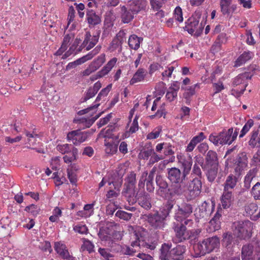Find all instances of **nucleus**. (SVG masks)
<instances>
[{"label": "nucleus", "instance_id": "1", "mask_svg": "<svg viewBox=\"0 0 260 260\" xmlns=\"http://www.w3.org/2000/svg\"><path fill=\"white\" fill-rule=\"evenodd\" d=\"M167 171V177L170 182L169 196L172 197L183 194L187 188V176L176 167L168 168Z\"/></svg>", "mask_w": 260, "mask_h": 260}, {"label": "nucleus", "instance_id": "2", "mask_svg": "<svg viewBox=\"0 0 260 260\" xmlns=\"http://www.w3.org/2000/svg\"><path fill=\"white\" fill-rule=\"evenodd\" d=\"M172 244L164 243L158 251L159 260H183L186 251V246L178 244L172 247Z\"/></svg>", "mask_w": 260, "mask_h": 260}, {"label": "nucleus", "instance_id": "3", "mask_svg": "<svg viewBox=\"0 0 260 260\" xmlns=\"http://www.w3.org/2000/svg\"><path fill=\"white\" fill-rule=\"evenodd\" d=\"M219 245V239L217 236L207 238L198 242L194 246V257H199L210 253Z\"/></svg>", "mask_w": 260, "mask_h": 260}, {"label": "nucleus", "instance_id": "4", "mask_svg": "<svg viewBox=\"0 0 260 260\" xmlns=\"http://www.w3.org/2000/svg\"><path fill=\"white\" fill-rule=\"evenodd\" d=\"M193 211L192 206L189 203H184L181 206H178L174 216L175 221L183 222L185 224L192 223V221L187 218L191 214Z\"/></svg>", "mask_w": 260, "mask_h": 260}, {"label": "nucleus", "instance_id": "5", "mask_svg": "<svg viewBox=\"0 0 260 260\" xmlns=\"http://www.w3.org/2000/svg\"><path fill=\"white\" fill-rule=\"evenodd\" d=\"M56 150L62 154H72V156H63V159L65 163L69 164L76 161L78 155V150L72 144H58L56 146Z\"/></svg>", "mask_w": 260, "mask_h": 260}, {"label": "nucleus", "instance_id": "6", "mask_svg": "<svg viewBox=\"0 0 260 260\" xmlns=\"http://www.w3.org/2000/svg\"><path fill=\"white\" fill-rule=\"evenodd\" d=\"M151 199L150 196L144 190H138L133 199L129 201V204H133L138 202V204L146 210L151 208Z\"/></svg>", "mask_w": 260, "mask_h": 260}, {"label": "nucleus", "instance_id": "7", "mask_svg": "<svg viewBox=\"0 0 260 260\" xmlns=\"http://www.w3.org/2000/svg\"><path fill=\"white\" fill-rule=\"evenodd\" d=\"M89 131H81L80 129L72 131L68 133L67 140L75 145H79L85 142L90 136Z\"/></svg>", "mask_w": 260, "mask_h": 260}, {"label": "nucleus", "instance_id": "8", "mask_svg": "<svg viewBox=\"0 0 260 260\" xmlns=\"http://www.w3.org/2000/svg\"><path fill=\"white\" fill-rule=\"evenodd\" d=\"M183 222L175 221L173 223L172 228L175 233V238L178 242H182L188 240L190 236Z\"/></svg>", "mask_w": 260, "mask_h": 260}, {"label": "nucleus", "instance_id": "9", "mask_svg": "<svg viewBox=\"0 0 260 260\" xmlns=\"http://www.w3.org/2000/svg\"><path fill=\"white\" fill-rule=\"evenodd\" d=\"M166 218L160 213L156 212L147 215V220L149 225L156 230H162L166 225Z\"/></svg>", "mask_w": 260, "mask_h": 260}, {"label": "nucleus", "instance_id": "10", "mask_svg": "<svg viewBox=\"0 0 260 260\" xmlns=\"http://www.w3.org/2000/svg\"><path fill=\"white\" fill-rule=\"evenodd\" d=\"M200 17H189L187 20L185 22V26L184 27L185 30L191 35H192L194 32L196 33H199L203 29V26L201 23L199 24Z\"/></svg>", "mask_w": 260, "mask_h": 260}, {"label": "nucleus", "instance_id": "11", "mask_svg": "<svg viewBox=\"0 0 260 260\" xmlns=\"http://www.w3.org/2000/svg\"><path fill=\"white\" fill-rule=\"evenodd\" d=\"M155 182L158 187L157 193L159 196L161 197L169 196V189L170 186L166 179L162 175L159 174H156Z\"/></svg>", "mask_w": 260, "mask_h": 260}, {"label": "nucleus", "instance_id": "12", "mask_svg": "<svg viewBox=\"0 0 260 260\" xmlns=\"http://www.w3.org/2000/svg\"><path fill=\"white\" fill-rule=\"evenodd\" d=\"M235 201L234 192L223 189L222 193L220 198V207L224 209L230 208Z\"/></svg>", "mask_w": 260, "mask_h": 260}, {"label": "nucleus", "instance_id": "13", "mask_svg": "<svg viewBox=\"0 0 260 260\" xmlns=\"http://www.w3.org/2000/svg\"><path fill=\"white\" fill-rule=\"evenodd\" d=\"M146 2H142L141 3V6L137 3L132 6L128 11L124 6H122L120 5L119 9H120L121 16H132V14H136L138 12L145 10L146 7Z\"/></svg>", "mask_w": 260, "mask_h": 260}, {"label": "nucleus", "instance_id": "14", "mask_svg": "<svg viewBox=\"0 0 260 260\" xmlns=\"http://www.w3.org/2000/svg\"><path fill=\"white\" fill-rule=\"evenodd\" d=\"M218 158L217 154L213 150H209L205 156V165L203 166V170L212 167H218Z\"/></svg>", "mask_w": 260, "mask_h": 260}, {"label": "nucleus", "instance_id": "15", "mask_svg": "<svg viewBox=\"0 0 260 260\" xmlns=\"http://www.w3.org/2000/svg\"><path fill=\"white\" fill-rule=\"evenodd\" d=\"M231 0H220V5L221 11L224 15H232L237 12V7L236 5H232Z\"/></svg>", "mask_w": 260, "mask_h": 260}, {"label": "nucleus", "instance_id": "16", "mask_svg": "<svg viewBox=\"0 0 260 260\" xmlns=\"http://www.w3.org/2000/svg\"><path fill=\"white\" fill-rule=\"evenodd\" d=\"M248 76L247 74H241L235 77L233 81L234 86H240V90L238 93L240 94H243L248 85L247 80Z\"/></svg>", "mask_w": 260, "mask_h": 260}, {"label": "nucleus", "instance_id": "17", "mask_svg": "<svg viewBox=\"0 0 260 260\" xmlns=\"http://www.w3.org/2000/svg\"><path fill=\"white\" fill-rule=\"evenodd\" d=\"M233 131V128L231 127L228 130L223 129L222 131L224 145L231 144L237 138L239 133V129L236 128L234 132Z\"/></svg>", "mask_w": 260, "mask_h": 260}, {"label": "nucleus", "instance_id": "18", "mask_svg": "<svg viewBox=\"0 0 260 260\" xmlns=\"http://www.w3.org/2000/svg\"><path fill=\"white\" fill-rule=\"evenodd\" d=\"M178 163L182 169V173H183L186 176H187L191 170L192 166V160L191 158H186L185 157L181 154L177 155Z\"/></svg>", "mask_w": 260, "mask_h": 260}, {"label": "nucleus", "instance_id": "19", "mask_svg": "<svg viewBox=\"0 0 260 260\" xmlns=\"http://www.w3.org/2000/svg\"><path fill=\"white\" fill-rule=\"evenodd\" d=\"M215 207L214 202L212 201L211 204L204 201L199 207L200 215L199 218H204L210 215L213 211Z\"/></svg>", "mask_w": 260, "mask_h": 260}, {"label": "nucleus", "instance_id": "20", "mask_svg": "<svg viewBox=\"0 0 260 260\" xmlns=\"http://www.w3.org/2000/svg\"><path fill=\"white\" fill-rule=\"evenodd\" d=\"M247 157L245 152L239 154L235 162V172L240 174L247 166Z\"/></svg>", "mask_w": 260, "mask_h": 260}, {"label": "nucleus", "instance_id": "21", "mask_svg": "<svg viewBox=\"0 0 260 260\" xmlns=\"http://www.w3.org/2000/svg\"><path fill=\"white\" fill-rule=\"evenodd\" d=\"M200 88V84L196 83L190 86L186 87H181V89L184 90V92L183 94V98L185 100L186 104L189 105L191 102V98L195 94L196 89Z\"/></svg>", "mask_w": 260, "mask_h": 260}, {"label": "nucleus", "instance_id": "22", "mask_svg": "<svg viewBox=\"0 0 260 260\" xmlns=\"http://www.w3.org/2000/svg\"><path fill=\"white\" fill-rule=\"evenodd\" d=\"M233 228V234L234 236L240 239H245L246 237L247 231L244 228L243 222H235Z\"/></svg>", "mask_w": 260, "mask_h": 260}, {"label": "nucleus", "instance_id": "23", "mask_svg": "<svg viewBox=\"0 0 260 260\" xmlns=\"http://www.w3.org/2000/svg\"><path fill=\"white\" fill-rule=\"evenodd\" d=\"M202 188V182L199 178H194L189 185L188 190L190 193L192 192L194 197L198 196L201 193Z\"/></svg>", "mask_w": 260, "mask_h": 260}, {"label": "nucleus", "instance_id": "24", "mask_svg": "<svg viewBox=\"0 0 260 260\" xmlns=\"http://www.w3.org/2000/svg\"><path fill=\"white\" fill-rule=\"evenodd\" d=\"M259 128L260 125L258 127H254L249 135V140L248 145L251 148L257 147L258 144V139H259Z\"/></svg>", "mask_w": 260, "mask_h": 260}, {"label": "nucleus", "instance_id": "25", "mask_svg": "<svg viewBox=\"0 0 260 260\" xmlns=\"http://www.w3.org/2000/svg\"><path fill=\"white\" fill-rule=\"evenodd\" d=\"M101 87V83L100 81H98L95 83L92 86L88 88L86 92L85 93L84 97L83 99V102H86L87 100L94 96Z\"/></svg>", "mask_w": 260, "mask_h": 260}, {"label": "nucleus", "instance_id": "26", "mask_svg": "<svg viewBox=\"0 0 260 260\" xmlns=\"http://www.w3.org/2000/svg\"><path fill=\"white\" fill-rule=\"evenodd\" d=\"M237 182L238 178L233 174H230L226 177L225 181L223 185V189L234 192V189L237 185Z\"/></svg>", "mask_w": 260, "mask_h": 260}, {"label": "nucleus", "instance_id": "27", "mask_svg": "<svg viewBox=\"0 0 260 260\" xmlns=\"http://www.w3.org/2000/svg\"><path fill=\"white\" fill-rule=\"evenodd\" d=\"M254 246L252 244L243 246L242 248L241 257L242 260H250L253 258Z\"/></svg>", "mask_w": 260, "mask_h": 260}, {"label": "nucleus", "instance_id": "28", "mask_svg": "<svg viewBox=\"0 0 260 260\" xmlns=\"http://www.w3.org/2000/svg\"><path fill=\"white\" fill-rule=\"evenodd\" d=\"M124 186L122 194L127 198V202L129 203V201L133 199L136 194L135 190V185L125 183Z\"/></svg>", "mask_w": 260, "mask_h": 260}, {"label": "nucleus", "instance_id": "29", "mask_svg": "<svg viewBox=\"0 0 260 260\" xmlns=\"http://www.w3.org/2000/svg\"><path fill=\"white\" fill-rule=\"evenodd\" d=\"M254 56L253 53L250 51H244L241 54L235 62L234 67H238L244 64L246 62L251 59Z\"/></svg>", "mask_w": 260, "mask_h": 260}, {"label": "nucleus", "instance_id": "30", "mask_svg": "<svg viewBox=\"0 0 260 260\" xmlns=\"http://www.w3.org/2000/svg\"><path fill=\"white\" fill-rule=\"evenodd\" d=\"M147 71L143 68H139L134 74L130 80V84L133 85L138 82H142L147 75Z\"/></svg>", "mask_w": 260, "mask_h": 260}, {"label": "nucleus", "instance_id": "31", "mask_svg": "<svg viewBox=\"0 0 260 260\" xmlns=\"http://www.w3.org/2000/svg\"><path fill=\"white\" fill-rule=\"evenodd\" d=\"M175 204V201L174 200H168L166 203L164 204V206L160 209V213L167 218L171 212Z\"/></svg>", "mask_w": 260, "mask_h": 260}, {"label": "nucleus", "instance_id": "32", "mask_svg": "<svg viewBox=\"0 0 260 260\" xmlns=\"http://www.w3.org/2000/svg\"><path fill=\"white\" fill-rule=\"evenodd\" d=\"M143 40L141 37H138L136 35H132L129 38L128 44L131 49L136 50L140 47V44L142 42Z\"/></svg>", "mask_w": 260, "mask_h": 260}, {"label": "nucleus", "instance_id": "33", "mask_svg": "<svg viewBox=\"0 0 260 260\" xmlns=\"http://www.w3.org/2000/svg\"><path fill=\"white\" fill-rule=\"evenodd\" d=\"M222 136V132L218 134L212 133L210 135L209 140L216 146L224 145V141Z\"/></svg>", "mask_w": 260, "mask_h": 260}, {"label": "nucleus", "instance_id": "34", "mask_svg": "<svg viewBox=\"0 0 260 260\" xmlns=\"http://www.w3.org/2000/svg\"><path fill=\"white\" fill-rule=\"evenodd\" d=\"M152 9L154 11H158L156 13V16H164L165 13L162 11H159L162 6V4L159 0H150Z\"/></svg>", "mask_w": 260, "mask_h": 260}, {"label": "nucleus", "instance_id": "35", "mask_svg": "<svg viewBox=\"0 0 260 260\" xmlns=\"http://www.w3.org/2000/svg\"><path fill=\"white\" fill-rule=\"evenodd\" d=\"M104 233L106 234L104 232H103V234L102 233H98V236L100 239L102 241L105 242V244L107 246L112 247L114 243V240L112 237V235H106Z\"/></svg>", "mask_w": 260, "mask_h": 260}, {"label": "nucleus", "instance_id": "36", "mask_svg": "<svg viewBox=\"0 0 260 260\" xmlns=\"http://www.w3.org/2000/svg\"><path fill=\"white\" fill-rule=\"evenodd\" d=\"M105 61V55L104 54H102L100 56H99L96 59H95L93 61H92L90 65L92 66L94 69L96 71L99 69L102 64Z\"/></svg>", "mask_w": 260, "mask_h": 260}, {"label": "nucleus", "instance_id": "37", "mask_svg": "<svg viewBox=\"0 0 260 260\" xmlns=\"http://www.w3.org/2000/svg\"><path fill=\"white\" fill-rule=\"evenodd\" d=\"M117 61V59L116 57L112 58L111 60H110L107 63L102 69L101 72H103L104 74L106 75L108 74L110 71L112 70V69L115 65L116 62Z\"/></svg>", "mask_w": 260, "mask_h": 260}, {"label": "nucleus", "instance_id": "38", "mask_svg": "<svg viewBox=\"0 0 260 260\" xmlns=\"http://www.w3.org/2000/svg\"><path fill=\"white\" fill-rule=\"evenodd\" d=\"M207 172L206 175L208 180L210 182H214L217 176L218 172V167L209 168H207Z\"/></svg>", "mask_w": 260, "mask_h": 260}, {"label": "nucleus", "instance_id": "39", "mask_svg": "<svg viewBox=\"0 0 260 260\" xmlns=\"http://www.w3.org/2000/svg\"><path fill=\"white\" fill-rule=\"evenodd\" d=\"M101 113L96 115L91 118H82L79 120V122L83 124L86 127H90L95 121L100 116Z\"/></svg>", "mask_w": 260, "mask_h": 260}, {"label": "nucleus", "instance_id": "40", "mask_svg": "<svg viewBox=\"0 0 260 260\" xmlns=\"http://www.w3.org/2000/svg\"><path fill=\"white\" fill-rule=\"evenodd\" d=\"M254 176V174L251 171H250L245 176L244 181V189L245 190L250 188L251 186V183Z\"/></svg>", "mask_w": 260, "mask_h": 260}, {"label": "nucleus", "instance_id": "41", "mask_svg": "<svg viewBox=\"0 0 260 260\" xmlns=\"http://www.w3.org/2000/svg\"><path fill=\"white\" fill-rule=\"evenodd\" d=\"M254 124V121L252 119H249L244 124L243 128H242L239 138H243L250 130L251 127Z\"/></svg>", "mask_w": 260, "mask_h": 260}, {"label": "nucleus", "instance_id": "42", "mask_svg": "<svg viewBox=\"0 0 260 260\" xmlns=\"http://www.w3.org/2000/svg\"><path fill=\"white\" fill-rule=\"evenodd\" d=\"M258 206L256 203H250L245 206V211L247 215H252L257 210Z\"/></svg>", "mask_w": 260, "mask_h": 260}, {"label": "nucleus", "instance_id": "43", "mask_svg": "<svg viewBox=\"0 0 260 260\" xmlns=\"http://www.w3.org/2000/svg\"><path fill=\"white\" fill-rule=\"evenodd\" d=\"M123 41L119 40L116 37H115L110 45V49L114 51L117 49H119L118 51L121 52L122 50V44L123 43Z\"/></svg>", "mask_w": 260, "mask_h": 260}, {"label": "nucleus", "instance_id": "44", "mask_svg": "<svg viewBox=\"0 0 260 260\" xmlns=\"http://www.w3.org/2000/svg\"><path fill=\"white\" fill-rule=\"evenodd\" d=\"M106 152L108 154H114L117 151L118 144L115 142H109L105 144Z\"/></svg>", "mask_w": 260, "mask_h": 260}, {"label": "nucleus", "instance_id": "45", "mask_svg": "<svg viewBox=\"0 0 260 260\" xmlns=\"http://www.w3.org/2000/svg\"><path fill=\"white\" fill-rule=\"evenodd\" d=\"M99 106L100 104H95L92 106H90L86 109L79 111L78 114L82 115L91 112L90 114L91 116H92V114L96 111V109Z\"/></svg>", "mask_w": 260, "mask_h": 260}, {"label": "nucleus", "instance_id": "46", "mask_svg": "<svg viewBox=\"0 0 260 260\" xmlns=\"http://www.w3.org/2000/svg\"><path fill=\"white\" fill-rule=\"evenodd\" d=\"M251 193L255 200H260V182H257L252 187Z\"/></svg>", "mask_w": 260, "mask_h": 260}, {"label": "nucleus", "instance_id": "47", "mask_svg": "<svg viewBox=\"0 0 260 260\" xmlns=\"http://www.w3.org/2000/svg\"><path fill=\"white\" fill-rule=\"evenodd\" d=\"M164 159V157L162 155L157 154L154 151L152 154L148 162L149 166H152L155 162L159 161L160 160Z\"/></svg>", "mask_w": 260, "mask_h": 260}, {"label": "nucleus", "instance_id": "48", "mask_svg": "<svg viewBox=\"0 0 260 260\" xmlns=\"http://www.w3.org/2000/svg\"><path fill=\"white\" fill-rule=\"evenodd\" d=\"M233 242V237L231 234L223 235L222 245L225 247H230Z\"/></svg>", "mask_w": 260, "mask_h": 260}, {"label": "nucleus", "instance_id": "49", "mask_svg": "<svg viewBox=\"0 0 260 260\" xmlns=\"http://www.w3.org/2000/svg\"><path fill=\"white\" fill-rule=\"evenodd\" d=\"M25 211L30 213L32 215L36 216L39 214L40 209L37 205L31 204L25 207Z\"/></svg>", "mask_w": 260, "mask_h": 260}, {"label": "nucleus", "instance_id": "50", "mask_svg": "<svg viewBox=\"0 0 260 260\" xmlns=\"http://www.w3.org/2000/svg\"><path fill=\"white\" fill-rule=\"evenodd\" d=\"M115 215L121 219L128 220L131 218L133 214L122 210H118L116 212Z\"/></svg>", "mask_w": 260, "mask_h": 260}, {"label": "nucleus", "instance_id": "51", "mask_svg": "<svg viewBox=\"0 0 260 260\" xmlns=\"http://www.w3.org/2000/svg\"><path fill=\"white\" fill-rule=\"evenodd\" d=\"M175 68L173 66H169L167 67V69L162 72V79L163 80H165L166 79L168 80V78L171 77L172 73L174 70Z\"/></svg>", "mask_w": 260, "mask_h": 260}, {"label": "nucleus", "instance_id": "52", "mask_svg": "<svg viewBox=\"0 0 260 260\" xmlns=\"http://www.w3.org/2000/svg\"><path fill=\"white\" fill-rule=\"evenodd\" d=\"M177 92L173 90L172 88H169L166 94V98L169 102L173 101L177 98Z\"/></svg>", "mask_w": 260, "mask_h": 260}, {"label": "nucleus", "instance_id": "53", "mask_svg": "<svg viewBox=\"0 0 260 260\" xmlns=\"http://www.w3.org/2000/svg\"><path fill=\"white\" fill-rule=\"evenodd\" d=\"M68 173V177L71 182V183L73 185H75L76 186V183L77 182V177L76 174L72 170H70L68 169L67 170Z\"/></svg>", "mask_w": 260, "mask_h": 260}, {"label": "nucleus", "instance_id": "54", "mask_svg": "<svg viewBox=\"0 0 260 260\" xmlns=\"http://www.w3.org/2000/svg\"><path fill=\"white\" fill-rule=\"evenodd\" d=\"M83 246L89 253L94 252V245L90 240L84 239Z\"/></svg>", "mask_w": 260, "mask_h": 260}, {"label": "nucleus", "instance_id": "55", "mask_svg": "<svg viewBox=\"0 0 260 260\" xmlns=\"http://www.w3.org/2000/svg\"><path fill=\"white\" fill-rule=\"evenodd\" d=\"M73 230L81 234H86L87 233L88 228L85 225L78 224L73 227Z\"/></svg>", "mask_w": 260, "mask_h": 260}, {"label": "nucleus", "instance_id": "56", "mask_svg": "<svg viewBox=\"0 0 260 260\" xmlns=\"http://www.w3.org/2000/svg\"><path fill=\"white\" fill-rule=\"evenodd\" d=\"M98 252L106 260H111L110 258L113 257V255L106 248L100 247L98 249Z\"/></svg>", "mask_w": 260, "mask_h": 260}, {"label": "nucleus", "instance_id": "57", "mask_svg": "<svg viewBox=\"0 0 260 260\" xmlns=\"http://www.w3.org/2000/svg\"><path fill=\"white\" fill-rule=\"evenodd\" d=\"M54 250L57 254H59L60 252L63 251L67 248L66 245L61 241H57L54 242Z\"/></svg>", "mask_w": 260, "mask_h": 260}, {"label": "nucleus", "instance_id": "58", "mask_svg": "<svg viewBox=\"0 0 260 260\" xmlns=\"http://www.w3.org/2000/svg\"><path fill=\"white\" fill-rule=\"evenodd\" d=\"M147 175L148 173L147 171H145L142 173L139 181V190H144L145 182L146 181Z\"/></svg>", "mask_w": 260, "mask_h": 260}, {"label": "nucleus", "instance_id": "59", "mask_svg": "<svg viewBox=\"0 0 260 260\" xmlns=\"http://www.w3.org/2000/svg\"><path fill=\"white\" fill-rule=\"evenodd\" d=\"M112 113H110L108 114L106 117L101 118L98 123H97V125L98 126V127L100 128L103 125L106 124L112 118Z\"/></svg>", "mask_w": 260, "mask_h": 260}, {"label": "nucleus", "instance_id": "60", "mask_svg": "<svg viewBox=\"0 0 260 260\" xmlns=\"http://www.w3.org/2000/svg\"><path fill=\"white\" fill-rule=\"evenodd\" d=\"M213 87L214 88V94H216L221 92L224 89V85L221 81H218L217 83H213Z\"/></svg>", "mask_w": 260, "mask_h": 260}, {"label": "nucleus", "instance_id": "61", "mask_svg": "<svg viewBox=\"0 0 260 260\" xmlns=\"http://www.w3.org/2000/svg\"><path fill=\"white\" fill-rule=\"evenodd\" d=\"M125 181V183L135 186L136 182V174L134 172H131L127 176Z\"/></svg>", "mask_w": 260, "mask_h": 260}, {"label": "nucleus", "instance_id": "62", "mask_svg": "<svg viewBox=\"0 0 260 260\" xmlns=\"http://www.w3.org/2000/svg\"><path fill=\"white\" fill-rule=\"evenodd\" d=\"M153 152L154 150L153 149H148L143 151H141L139 155L141 156L142 159H148L149 157H151Z\"/></svg>", "mask_w": 260, "mask_h": 260}, {"label": "nucleus", "instance_id": "63", "mask_svg": "<svg viewBox=\"0 0 260 260\" xmlns=\"http://www.w3.org/2000/svg\"><path fill=\"white\" fill-rule=\"evenodd\" d=\"M252 162L255 166H260V149H258L253 155Z\"/></svg>", "mask_w": 260, "mask_h": 260}, {"label": "nucleus", "instance_id": "64", "mask_svg": "<svg viewBox=\"0 0 260 260\" xmlns=\"http://www.w3.org/2000/svg\"><path fill=\"white\" fill-rule=\"evenodd\" d=\"M228 38L225 33H221L217 36L215 41L218 42L221 45L225 44L228 41Z\"/></svg>", "mask_w": 260, "mask_h": 260}]
</instances>
